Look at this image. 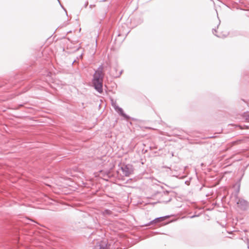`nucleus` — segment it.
Listing matches in <instances>:
<instances>
[{"label": "nucleus", "instance_id": "nucleus-5", "mask_svg": "<svg viewBox=\"0 0 249 249\" xmlns=\"http://www.w3.org/2000/svg\"><path fill=\"white\" fill-rule=\"evenodd\" d=\"M247 119L249 120V118H247Z\"/></svg>", "mask_w": 249, "mask_h": 249}, {"label": "nucleus", "instance_id": "nucleus-1", "mask_svg": "<svg viewBox=\"0 0 249 249\" xmlns=\"http://www.w3.org/2000/svg\"><path fill=\"white\" fill-rule=\"evenodd\" d=\"M104 73L102 70L97 71L93 76V84L95 89L101 93L103 91V79Z\"/></svg>", "mask_w": 249, "mask_h": 249}, {"label": "nucleus", "instance_id": "nucleus-4", "mask_svg": "<svg viewBox=\"0 0 249 249\" xmlns=\"http://www.w3.org/2000/svg\"><path fill=\"white\" fill-rule=\"evenodd\" d=\"M129 174H130L129 173H126L125 174V176H129Z\"/></svg>", "mask_w": 249, "mask_h": 249}, {"label": "nucleus", "instance_id": "nucleus-3", "mask_svg": "<svg viewBox=\"0 0 249 249\" xmlns=\"http://www.w3.org/2000/svg\"><path fill=\"white\" fill-rule=\"evenodd\" d=\"M94 249H105V248L103 246H101L100 245H97L95 247Z\"/></svg>", "mask_w": 249, "mask_h": 249}, {"label": "nucleus", "instance_id": "nucleus-2", "mask_svg": "<svg viewBox=\"0 0 249 249\" xmlns=\"http://www.w3.org/2000/svg\"><path fill=\"white\" fill-rule=\"evenodd\" d=\"M165 219L164 217H161L159 218H157L154 220L155 222H160L163 220H164Z\"/></svg>", "mask_w": 249, "mask_h": 249}]
</instances>
